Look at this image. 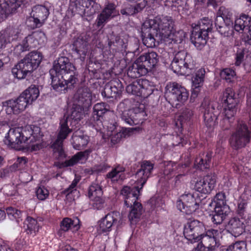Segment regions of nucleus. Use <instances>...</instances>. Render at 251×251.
<instances>
[{
  "label": "nucleus",
  "mask_w": 251,
  "mask_h": 251,
  "mask_svg": "<svg viewBox=\"0 0 251 251\" xmlns=\"http://www.w3.org/2000/svg\"><path fill=\"white\" fill-rule=\"evenodd\" d=\"M158 61V56L155 52L145 53L139 57L128 68L127 75L131 78H137L145 75L149 70L156 65Z\"/></svg>",
  "instance_id": "obj_1"
},
{
  "label": "nucleus",
  "mask_w": 251,
  "mask_h": 251,
  "mask_svg": "<svg viewBox=\"0 0 251 251\" xmlns=\"http://www.w3.org/2000/svg\"><path fill=\"white\" fill-rule=\"evenodd\" d=\"M42 60L41 52L37 51H31L12 69V72L17 78H24L28 73H31L39 66Z\"/></svg>",
  "instance_id": "obj_2"
},
{
  "label": "nucleus",
  "mask_w": 251,
  "mask_h": 251,
  "mask_svg": "<svg viewBox=\"0 0 251 251\" xmlns=\"http://www.w3.org/2000/svg\"><path fill=\"white\" fill-rule=\"evenodd\" d=\"M171 67L174 73L183 75H189L196 71L192 57L184 50L175 54Z\"/></svg>",
  "instance_id": "obj_3"
},
{
  "label": "nucleus",
  "mask_w": 251,
  "mask_h": 251,
  "mask_svg": "<svg viewBox=\"0 0 251 251\" xmlns=\"http://www.w3.org/2000/svg\"><path fill=\"white\" fill-rule=\"evenodd\" d=\"M151 28L160 41H167V38L174 26V21L170 16H157L150 21Z\"/></svg>",
  "instance_id": "obj_4"
},
{
  "label": "nucleus",
  "mask_w": 251,
  "mask_h": 251,
  "mask_svg": "<svg viewBox=\"0 0 251 251\" xmlns=\"http://www.w3.org/2000/svg\"><path fill=\"white\" fill-rule=\"evenodd\" d=\"M251 134L246 124L243 121L238 122L229 139L231 147L236 150L245 148L250 142Z\"/></svg>",
  "instance_id": "obj_5"
},
{
  "label": "nucleus",
  "mask_w": 251,
  "mask_h": 251,
  "mask_svg": "<svg viewBox=\"0 0 251 251\" xmlns=\"http://www.w3.org/2000/svg\"><path fill=\"white\" fill-rule=\"evenodd\" d=\"M200 202L197 193L185 192L176 201V206L180 211L190 215L199 208Z\"/></svg>",
  "instance_id": "obj_6"
},
{
  "label": "nucleus",
  "mask_w": 251,
  "mask_h": 251,
  "mask_svg": "<svg viewBox=\"0 0 251 251\" xmlns=\"http://www.w3.org/2000/svg\"><path fill=\"white\" fill-rule=\"evenodd\" d=\"M188 95L187 90L176 83H169L165 87V97L172 105L183 103L187 100Z\"/></svg>",
  "instance_id": "obj_7"
},
{
  "label": "nucleus",
  "mask_w": 251,
  "mask_h": 251,
  "mask_svg": "<svg viewBox=\"0 0 251 251\" xmlns=\"http://www.w3.org/2000/svg\"><path fill=\"white\" fill-rule=\"evenodd\" d=\"M57 73L77 81L76 68L68 57L61 56L54 62L53 67L50 71V74L53 75Z\"/></svg>",
  "instance_id": "obj_8"
},
{
  "label": "nucleus",
  "mask_w": 251,
  "mask_h": 251,
  "mask_svg": "<svg viewBox=\"0 0 251 251\" xmlns=\"http://www.w3.org/2000/svg\"><path fill=\"white\" fill-rule=\"evenodd\" d=\"M21 129V134L24 139L23 143L29 144L28 147L32 151L40 150L42 147L40 141V128L37 126H27Z\"/></svg>",
  "instance_id": "obj_9"
},
{
  "label": "nucleus",
  "mask_w": 251,
  "mask_h": 251,
  "mask_svg": "<svg viewBox=\"0 0 251 251\" xmlns=\"http://www.w3.org/2000/svg\"><path fill=\"white\" fill-rule=\"evenodd\" d=\"M203 109V120L205 125L209 128L214 127L217 125V119L221 112V107L218 104L204 100L201 104Z\"/></svg>",
  "instance_id": "obj_10"
},
{
  "label": "nucleus",
  "mask_w": 251,
  "mask_h": 251,
  "mask_svg": "<svg viewBox=\"0 0 251 251\" xmlns=\"http://www.w3.org/2000/svg\"><path fill=\"white\" fill-rule=\"evenodd\" d=\"M144 104L137 103L132 108L123 111L121 118L130 126L137 125L142 123L147 116Z\"/></svg>",
  "instance_id": "obj_11"
},
{
  "label": "nucleus",
  "mask_w": 251,
  "mask_h": 251,
  "mask_svg": "<svg viewBox=\"0 0 251 251\" xmlns=\"http://www.w3.org/2000/svg\"><path fill=\"white\" fill-rule=\"evenodd\" d=\"M154 86L148 80L139 79L126 86V91L129 94L147 98L153 92Z\"/></svg>",
  "instance_id": "obj_12"
},
{
  "label": "nucleus",
  "mask_w": 251,
  "mask_h": 251,
  "mask_svg": "<svg viewBox=\"0 0 251 251\" xmlns=\"http://www.w3.org/2000/svg\"><path fill=\"white\" fill-rule=\"evenodd\" d=\"M123 223V218L119 212L109 213L99 221L98 231L100 233L109 232L114 226L119 229Z\"/></svg>",
  "instance_id": "obj_13"
},
{
  "label": "nucleus",
  "mask_w": 251,
  "mask_h": 251,
  "mask_svg": "<svg viewBox=\"0 0 251 251\" xmlns=\"http://www.w3.org/2000/svg\"><path fill=\"white\" fill-rule=\"evenodd\" d=\"M205 230L203 224L198 220H193L185 226L183 234L186 239L191 243L200 241V237Z\"/></svg>",
  "instance_id": "obj_14"
},
{
  "label": "nucleus",
  "mask_w": 251,
  "mask_h": 251,
  "mask_svg": "<svg viewBox=\"0 0 251 251\" xmlns=\"http://www.w3.org/2000/svg\"><path fill=\"white\" fill-rule=\"evenodd\" d=\"M85 108L78 104L74 105L70 115H65L64 118L60 120L59 130L63 128L69 130L68 134L72 132V128L78 121H79L82 117V111Z\"/></svg>",
  "instance_id": "obj_15"
},
{
  "label": "nucleus",
  "mask_w": 251,
  "mask_h": 251,
  "mask_svg": "<svg viewBox=\"0 0 251 251\" xmlns=\"http://www.w3.org/2000/svg\"><path fill=\"white\" fill-rule=\"evenodd\" d=\"M51 78V85L53 89L57 92L65 93L68 89H71L74 87L76 81L75 79L68 78L57 74H50Z\"/></svg>",
  "instance_id": "obj_16"
},
{
  "label": "nucleus",
  "mask_w": 251,
  "mask_h": 251,
  "mask_svg": "<svg viewBox=\"0 0 251 251\" xmlns=\"http://www.w3.org/2000/svg\"><path fill=\"white\" fill-rule=\"evenodd\" d=\"M25 99L21 94L16 100H10L3 102V106L6 107V113L17 114L24 111L30 104Z\"/></svg>",
  "instance_id": "obj_17"
},
{
  "label": "nucleus",
  "mask_w": 251,
  "mask_h": 251,
  "mask_svg": "<svg viewBox=\"0 0 251 251\" xmlns=\"http://www.w3.org/2000/svg\"><path fill=\"white\" fill-rule=\"evenodd\" d=\"M49 9L42 5H37L32 8L31 13V19L33 24L31 25L33 28L41 27L49 15Z\"/></svg>",
  "instance_id": "obj_18"
},
{
  "label": "nucleus",
  "mask_w": 251,
  "mask_h": 251,
  "mask_svg": "<svg viewBox=\"0 0 251 251\" xmlns=\"http://www.w3.org/2000/svg\"><path fill=\"white\" fill-rule=\"evenodd\" d=\"M154 164L149 161L144 160L141 165V168L135 174L136 184L143 188L147 179L151 176L153 170Z\"/></svg>",
  "instance_id": "obj_19"
},
{
  "label": "nucleus",
  "mask_w": 251,
  "mask_h": 251,
  "mask_svg": "<svg viewBox=\"0 0 251 251\" xmlns=\"http://www.w3.org/2000/svg\"><path fill=\"white\" fill-rule=\"evenodd\" d=\"M220 234V231L217 229L211 228L205 231L200 237V243L213 251L219 246L217 238Z\"/></svg>",
  "instance_id": "obj_20"
},
{
  "label": "nucleus",
  "mask_w": 251,
  "mask_h": 251,
  "mask_svg": "<svg viewBox=\"0 0 251 251\" xmlns=\"http://www.w3.org/2000/svg\"><path fill=\"white\" fill-rule=\"evenodd\" d=\"M142 189V188L136 184L132 189L128 186H124L123 188L121 194L124 196L125 204L127 207L132 206L135 203L139 202L138 201V197Z\"/></svg>",
  "instance_id": "obj_21"
},
{
  "label": "nucleus",
  "mask_w": 251,
  "mask_h": 251,
  "mask_svg": "<svg viewBox=\"0 0 251 251\" xmlns=\"http://www.w3.org/2000/svg\"><path fill=\"white\" fill-rule=\"evenodd\" d=\"M216 184L214 176L207 175L198 180L195 184V189L201 193H210L214 189Z\"/></svg>",
  "instance_id": "obj_22"
},
{
  "label": "nucleus",
  "mask_w": 251,
  "mask_h": 251,
  "mask_svg": "<svg viewBox=\"0 0 251 251\" xmlns=\"http://www.w3.org/2000/svg\"><path fill=\"white\" fill-rule=\"evenodd\" d=\"M39 35L43 36L42 33H33L28 35L23 40L21 44L15 47L14 49L15 52L19 54L24 51L37 48L39 45V42L38 40H36V38Z\"/></svg>",
  "instance_id": "obj_23"
},
{
  "label": "nucleus",
  "mask_w": 251,
  "mask_h": 251,
  "mask_svg": "<svg viewBox=\"0 0 251 251\" xmlns=\"http://www.w3.org/2000/svg\"><path fill=\"white\" fill-rule=\"evenodd\" d=\"M69 130L63 128L61 130H59L57 137L55 142L51 146L53 150L54 154L59 159H63L65 157L66 155L63 149V143L64 140L67 137L69 134Z\"/></svg>",
  "instance_id": "obj_24"
},
{
  "label": "nucleus",
  "mask_w": 251,
  "mask_h": 251,
  "mask_svg": "<svg viewBox=\"0 0 251 251\" xmlns=\"http://www.w3.org/2000/svg\"><path fill=\"white\" fill-rule=\"evenodd\" d=\"M21 30V26L19 25L9 26L5 29L3 33H0V38L6 45L17 40L19 37Z\"/></svg>",
  "instance_id": "obj_25"
},
{
  "label": "nucleus",
  "mask_w": 251,
  "mask_h": 251,
  "mask_svg": "<svg viewBox=\"0 0 251 251\" xmlns=\"http://www.w3.org/2000/svg\"><path fill=\"white\" fill-rule=\"evenodd\" d=\"M88 37L85 34H80L74 39L73 49L80 57L84 58L88 49Z\"/></svg>",
  "instance_id": "obj_26"
},
{
  "label": "nucleus",
  "mask_w": 251,
  "mask_h": 251,
  "mask_svg": "<svg viewBox=\"0 0 251 251\" xmlns=\"http://www.w3.org/2000/svg\"><path fill=\"white\" fill-rule=\"evenodd\" d=\"M77 104L85 108H89L92 104V96L90 90L87 87L78 89L75 95Z\"/></svg>",
  "instance_id": "obj_27"
},
{
  "label": "nucleus",
  "mask_w": 251,
  "mask_h": 251,
  "mask_svg": "<svg viewBox=\"0 0 251 251\" xmlns=\"http://www.w3.org/2000/svg\"><path fill=\"white\" fill-rule=\"evenodd\" d=\"M21 127L10 128L7 133L4 142L5 144L11 148H16V146L23 143L24 139L22 138Z\"/></svg>",
  "instance_id": "obj_28"
},
{
  "label": "nucleus",
  "mask_w": 251,
  "mask_h": 251,
  "mask_svg": "<svg viewBox=\"0 0 251 251\" xmlns=\"http://www.w3.org/2000/svg\"><path fill=\"white\" fill-rule=\"evenodd\" d=\"M246 220L234 217L230 220L228 224V227L231 233L234 236H238L242 234L245 230V222Z\"/></svg>",
  "instance_id": "obj_29"
},
{
  "label": "nucleus",
  "mask_w": 251,
  "mask_h": 251,
  "mask_svg": "<svg viewBox=\"0 0 251 251\" xmlns=\"http://www.w3.org/2000/svg\"><path fill=\"white\" fill-rule=\"evenodd\" d=\"M115 10V5L113 3H108L97 19V25L99 27L103 26L113 16Z\"/></svg>",
  "instance_id": "obj_30"
},
{
  "label": "nucleus",
  "mask_w": 251,
  "mask_h": 251,
  "mask_svg": "<svg viewBox=\"0 0 251 251\" xmlns=\"http://www.w3.org/2000/svg\"><path fill=\"white\" fill-rule=\"evenodd\" d=\"M93 0H76V7L79 9L80 14L85 16H91L95 13L93 8L95 4Z\"/></svg>",
  "instance_id": "obj_31"
},
{
  "label": "nucleus",
  "mask_w": 251,
  "mask_h": 251,
  "mask_svg": "<svg viewBox=\"0 0 251 251\" xmlns=\"http://www.w3.org/2000/svg\"><path fill=\"white\" fill-rule=\"evenodd\" d=\"M108 45L113 50H123L126 48L127 41L122 39L119 36L116 35L112 32L108 35Z\"/></svg>",
  "instance_id": "obj_32"
},
{
  "label": "nucleus",
  "mask_w": 251,
  "mask_h": 251,
  "mask_svg": "<svg viewBox=\"0 0 251 251\" xmlns=\"http://www.w3.org/2000/svg\"><path fill=\"white\" fill-rule=\"evenodd\" d=\"M207 37L208 34L206 32H202L201 30L193 28L191 40L195 47L201 48L206 44Z\"/></svg>",
  "instance_id": "obj_33"
},
{
  "label": "nucleus",
  "mask_w": 251,
  "mask_h": 251,
  "mask_svg": "<svg viewBox=\"0 0 251 251\" xmlns=\"http://www.w3.org/2000/svg\"><path fill=\"white\" fill-rule=\"evenodd\" d=\"M72 140L74 148L77 150H82L88 143V137L83 135L80 131L74 133L72 136Z\"/></svg>",
  "instance_id": "obj_34"
},
{
  "label": "nucleus",
  "mask_w": 251,
  "mask_h": 251,
  "mask_svg": "<svg viewBox=\"0 0 251 251\" xmlns=\"http://www.w3.org/2000/svg\"><path fill=\"white\" fill-rule=\"evenodd\" d=\"M237 104H226L224 108V111L223 114L224 115L225 118L223 119V121L221 122L220 124L221 126L225 128V129H228L229 126L227 125L225 127L223 123L227 122L228 124H230L232 121L233 117L236 113Z\"/></svg>",
  "instance_id": "obj_35"
},
{
  "label": "nucleus",
  "mask_w": 251,
  "mask_h": 251,
  "mask_svg": "<svg viewBox=\"0 0 251 251\" xmlns=\"http://www.w3.org/2000/svg\"><path fill=\"white\" fill-rule=\"evenodd\" d=\"M209 206H214V209H217L218 211L222 209L223 211L229 210V206L226 203V196L225 193L221 192L216 194Z\"/></svg>",
  "instance_id": "obj_36"
},
{
  "label": "nucleus",
  "mask_w": 251,
  "mask_h": 251,
  "mask_svg": "<svg viewBox=\"0 0 251 251\" xmlns=\"http://www.w3.org/2000/svg\"><path fill=\"white\" fill-rule=\"evenodd\" d=\"M215 25L218 32L224 37H230L233 34L234 28L232 22H224L222 25L218 24V19L215 20Z\"/></svg>",
  "instance_id": "obj_37"
},
{
  "label": "nucleus",
  "mask_w": 251,
  "mask_h": 251,
  "mask_svg": "<svg viewBox=\"0 0 251 251\" xmlns=\"http://www.w3.org/2000/svg\"><path fill=\"white\" fill-rule=\"evenodd\" d=\"M79 222V220L77 218L74 220L69 218L63 219L60 223V231L58 233L61 234V231H67L71 228L74 231L77 230L80 227Z\"/></svg>",
  "instance_id": "obj_38"
},
{
  "label": "nucleus",
  "mask_w": 251,
  "mask_h": 251,
  "mask_svg": "<svg viewBox=\"0 0 251 251\" xmlns=\"http://www.w3.org/2000/svg\"><path fill=\"white\" fill-rule=\"evenodd\" d=\"M17 0H0V6L5 17L15 12L20 5Z\"/></svg>",
  "instance_id": "obj_39"
},
{
  "label": "nucleus",
  "mask_w": 251,
  "mask_h": 251,
  "mask_svg": "<svg viewBox=\"0 0 251 251\" xmlns=\"http://www.w3.org/2000/svg\"><path fill=\"white\" fill-rule=\"evenodd\" d=\"M251 22V18L248 15L243 14L235 21L234 29L239 32L245 29H248Z\"/></svg>",
  "instance_id": "obj_40"
},
{
  "label": "nucleus",
  "mask_w": 251,
  "mask_h": 251,
  "mask_svg": "<svg viewBox=\"0 0 251 251\" xmlns=\"http://www.w3.org/2000/svg\"><path fill=\"white\" fill-rule=\"evenodd\" d=\"M24 224V227L27 234L34 235L39 231L40 226L37 220L31 217H27Z\"/></svg>",
  "instance_id": "obj_41"
},
{
  "label": "nucleus",
  "mask_w": 251,
  "mask_h": 251,
  "mask_svg": "<svg viewBox=\"0 0 251 251\" xmlns=\"http://www.w3.org/2000/svg\"><path fill=\"white\" fill-rule=\"evenodd\" d=\"M21 95L24 98H25V99L27 102L31 104L38 97L39 91L36 85H31L25 90Z\"/></svg>",
  "instance_id": "obj_42"
},
{
  "label": "nucleus",
  "mask_w": 251,
  "mask_h": 251,
  "mask_svg": "<svg viewBox=\"0 0 251 251\" xmlns=\"http://www.w3.org/2000/svg\"><path fill=\"white\" fill-rule=\"evenodd\" d=\"M109 106L104 102H100L95 104L93 107V113L94 119L101 122L100 118L109 111Z\"/></svg>",
  "instance_id": "obj_43"
},
{
  "label": "nucleus",
  "mask_w": 251,
  "mask_h": 251,
  "mask_svg": "<svg viewBox=\"0 0 251 251\" xmlns=\"http://www.w3.org/2000/svg\"><path fill=\"white\" fill-rule=\"evenodd\" d=\"M211 157V152L203 153L196 159L195 165L201 170L207 169L209 167Z\"/></svg>",
  "instance_id": "obj_44"
},
{
  "label": "nucleus",
  "mask_w": 251,
  "mask_h": 251,
  "mask_svg": "<svg viewBox=\"0 0 251 251\" xmlns=\"http://www.w3.org/2000/svg\"><path fill=\"white\" fill-rule=\"evenodd\" d=\"M205 71L203 68L199 69L195 73V75L192 78V83L194 89L198 92L199 88L201 87L203 84Z\"/></svg>",
  "instance_id": "obj_45"
},
{
  "label": "nucleus",
  "mask_w": 251,
  "mask_h": 251,
  "mask_svg": "<svg viewBox=\"0 0 251 251\" xmlns=\"http://www.w3.org/2000/svg\"><path fill=\"white\" fill-rule=\"evenodd\" d=\"M102 194L103 192L101 186L99 184L98 180H97L96 182H93L89 186L88 196L89 199L92 200L95 198L102 197Z\"/></svg>",
  "instance_id": "obj_46"
},
{
  "label": "nucleus",
  "mask_w": 251,
  "mask_h": 251,
  "mask_svg": "<svg viewBox=\"0 0 251 251\" xmlns=\"http://www.w3.org/2000/svg\"><path fill=\"white\" fill-rule=\"evenodd\" d=\"M130 207L131 208V209L128 215L129 220L131 223H136L142 214V204L140 202H138Z\"/></svg>",
  "instance_id": "obj_47"
},
{
  "label": "nucleus",
  "mask_w": 251,
  "mask_h": 251,
  "mask_svg": "<svg viewBox=\"0 0 251 251\" xmlns=\"http://www.w3.org/2000/svg\"><path fill=\"white\" fill-rule=\"evenodd\" d=\"M87 154V151L79 152L74 155L71 159L66 160L63 164L62 166L68 167L72 166L78 163H82L83 161L86 159L85 155Z\"/></svg>",
  "instance_id": "obj_48"
},
{
  "label": "nucleus",
  "mask_w": 251,
  "mask_h": 251,
  "mask_svg": "<svg viewBox=\"0 0 251 251\" xmlns=\"http://www.w3.org/2000/svg\"><path fill=\"white\" fill-rule=\"evenodd\" d=\"M212 23L208 18H203L201 19L197 25L193 27V28L198 29L202 32H206L207 34L209 31L212 30Z\"/></svg>",
  "instance_id": "obj_49"
},
{
  "label": "nucleus",
  "mask_w": 251,
  "mask_h": 251,
  "mask_svg": "<svg viewBox=\"0 0 251 251\" xmlns=\"http://www.w3.org/2000/svg\"><path fill=\"white\" fill-rule=\"evenodd\" d=\"M232 13L231 11L224 6H221L217 13L216 18L219 20H222L223 22H232L231 18Z\"/></svg>",
  "instance_id": "obj_50"
},
{
  "label": "nucleus",
  "mask_w": 251,
  "mask_h": 251,
  "mask_svg": "<svg viewBox=\"0 0 251 251\" xmlns=\"http://www.w3.org/2000/svg\"><path fill=\"white\" fill-rule=\"evenodd\" d=\"M122 92L121 85L116 86L115 84L111 83L110 86H106L104 88V91L102 93L106 94L108 98H116L121 94Z\"/></svg>",
  "instance_id": "obj_51"
},
{
  "label": "nucleus",
  "mask_w": 251,
  "mask_h": 251,
  "mask_svg": "<svg viewBox=\"0 0 251 251\" xmlns=\"http://www.w3.org/2000/svg\"><path fill=\"white\" fill-rule=\"evenodd\" d=\"M235 94L231 88H226L223 93L222 100L225 104H237V100L234 97Z\"/></svg>",
  "instance_id": "obj_52"
},
{
  "label": "nucleus",
  "mask_w": 251,
  "mask_h": 251,
  "mask_svg": "<svg viewBox=\"0 0 251 251\" xmlns=\"http://www.w3.org/2000/svg\"><path fill=\"white\" fill-rule=\"evenodd\" d=\"M228 211H223L222 209L218 211L217 209H214V214L213 215L211 220L214 224L220 225L225 219Z\"/></svg>",
  "instance_id": "obj_53"
},
{
  "label": "nucleus",
  "mask_w": 251,
  "mask_h": 251,
  "mask_svg": "<svg viewBox=\"0 0 251 251\" xmlns=\"http://www.w3.org/2000/svg\"><path fill=\"white\" fill-rule=\"evenodd\" d=\"M185 37V32L181 30L176 31L174 28L171 31L167 39L175 42L181 43Z\"/></svg>",
  "instance_id": "obj_54"
},
{
  "label": "nucleus",
  "mask_w": 251,
  "mask_h": 251,
  "mask_svg": "<svg viewBox=\"0 0 251 251\" xmlns=\"http://www.w3.org/2000/svg\"><path fill=\"white\" fill-rule=\"evenodd\" d=\"M220 76L222 78L225 79L228 82L233 81L236 76L234 70L231 68L224 69L220 73Z\"/></svg>",
  "instance_id": "obj_55"
},
{
  "label": "nucleus",
  "mask_w": 251,
  "mask_h": 251,
  "mask_svg": "<svg viewBox=\"0 0 251 251\" xmlns=\"http://www.w3.org/2000/svg\"><path fill=\"white\" fill-rule=\"evenodd\" d=\"M153 30L151 29V32L147 35H145L142 38L143 43L148 48H153L156 46V40L154 38Z\"/></svg>",
  "instance_id": "obj_56"
},
{
  "label": "nucleus",
  "mask_w": 251,
  "mask_h": 251,
  "mask_svg": "<svg viewBox=\"0 0 251 251\" xmlns=\"http://www.w3.org/2000/svg\"><path fill=\"white\" fill-rule=\"evenodd\" d=\"M247 244L245 241H238L227 249H223L222 251H247Z\"/></svg>",
  "instance_id": "obj_57"
},
{
  "label": "nucleus",
  "mask_w": 251,
  "mask_h": 251,
  "mask_svg": "<svg viewBox=\"0 0 251 251\" xmlns=\"http://www.w3.org/2000/svg\"><path fill=\"white\" fill-rule=\"evenodd\" d=\"M124 171L123 168L118 166L106 175V177L109 178L112 181H117L120 177L121 173Z\"/></svg>",
  "instance_id": "obj_58"
},
{
  "label": "nucleus",
  "mask_w": 251,
  "mask_h": 251,
  "mask_svg": "<svg viewBox=\"0 0 251 251\" xmlns=\"http://www.w3.org/2000/svg\"><path fill=\"white\" fill-rule=\"evenodd\" d=\"M36 194L39 200L44 201L48 197L49 192L44 186H39L36 191Z\"/></svg>",
  "instance_id": "obj_59"
},
{
  "label": "nucleus",
  "mask_w": 251,
  "mask_h": 251,
  "mask_svg": "<svg viewBox=\"0 0 251 251\" xmlns=\"http://www.w3.org/2000/svg\"><path fill=\"white\" fill-rule=\"evenodd\" d=\"M248 52L246 49H239L237 51L235 58V65L237 66H240L242 63L244 56Z\"/></svg>",
  "instance_id": "obj_60"
},
{
  "label": "nucleus",
  "mask_w": 251,
  "mask_h": 251,
  "mask_svg": "<svg viewBox=\"0 0 251 251\" xmlns=\"http://www.w3.org/2000/svg\"><path fill=\"white\" fill-rule=\"evenodd\" d=\"M79 179L77 178H75L74 180L72 181L71 185L69 186L68 188L65 189L62 193L66 195V197H68L71 193L76 191V185L79 182Z\"/></svg>",
  "instance_id": "obj_61"
},
{
  "label": "nucleus",
  "mask_w": 251,
  "mask_h": 251,
  "mask_svg": "<svg viewBox=\"0 0 251 251\" xmlns=\"http://www.w3.org/2000/svg\"><path fill=\"white\" fill-rule=\"evenodd\" d=\"M149 204L151 206V208L152 209H154L156 208L161 207L163 202L160 198L153 197L150 200Z\"/></svg>",
  "instance_id": "obj_62"
},
{
  "label": "nucleus",
  "mask_w": 251,
  "mask_h": 251,
  "mask_svg": "<svg viewBox=\"0 0 251 251\" xmlns=\"http://www.w3.org/2000/svg\"><path fill=\"white\" fill-rule=\"evenodd\" d=\"M247 202L245 201H241L238 205L237 212L240 216L243 217L247 213Z\"/></svg>",
  "instance_id": "obj_63"
},
{
  "label": "nucleus",
  "mask_w": 251,
  "mask_h": 251,
  "mask_svg": "<svg viewBox=\"0 0 251 251\" xmlns=\"http://www.w3.org/2000/svg\"><path fill=\"white\" fill-rule=\"evenodd\" d=\"M94 201L93 206L97 209H100L103 208L104 206V200L101 197L99 198H95L94 199H92Z\"/></svg>",
  "instance_id": "obj_64"
}]
</instances>
